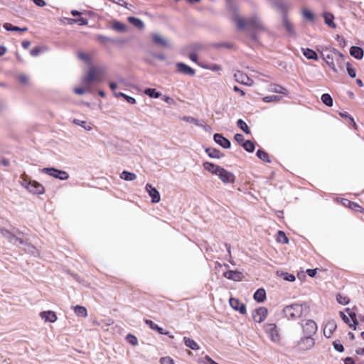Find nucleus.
<instances>
[{
    "label": "nucleus",
    "instance_id": "f257e3e1",
    "mask_svg": "<svg viewBox=\"0 0 364 364\" xmlns=\"http://www.w3.org/2000/svg\"><path fill=\"white\" fill-rule=\"evenodd\" d=\"M105 70L102 68H91L82 80V85L89 90L92 82H101L105 76Z\"/></svg>",
    "mask_w": 364,
    "mask_h": 364
},
{
    "label": "nucleus",
    "instance_id": "f03ea898",
    "mask_svg": "<svg viewBox=\"0 0 364 364\" xmlns=\"http://www.w3.org/2000/svg\"><path fill=\"white\" fill-rule=\"evenodd\" d=\"M309 309V308L306 303H295L285 306L283 311L288 319H296L302 315L306 314Z\"/></svg>",
    "mask_w": 364,
    "mask_h": 364
},
{
    "label": "nucleus",
    "instance_id": "7ed1b4c3",
    "mask_svg": "<svg viewBox=\"0 0 364 364\" xmlns=\"http://www.w3.org/2000/svg\"><path fill=\"white\" fill-rule=\"evenodd\" d=\"M235 22L237 28L240 29L244 28L245 26L255 29L259 31H265V27L262 21L257 16H251L247 19H242L240 17L235 18Z\"/></svg>",
    "mask_w": 364,
    "mask_h": 364
},
{
    "label": "nucleus",
    "instance_id": "20e7f679",
    "mask_svg": "<svg viewBox=\"0 0 364 364\" xmlns=\"http://www.w3.org/2000/svg\"><path fill=\"white\" fill-rule=\"evenodd\" d=\"M20 183L32 194L39 195L45 192V188L42 184L36 181L29 179L26 174L21 176Z\"/></svg>",
    "mask_w": 364,
    "mask_h": 364
},
{
    "label": "nucleus",
    "instance_id": "39448f33",
    "mask_svg": "<svg viewBox=\"0 0 364 364\" xmlns=\"http://www.w3.org/2000/svg\"><path fill=\"white\" fill-rule=\"evenodd\" d=\"M304 336H313L317 331L316 323L312 319L302 320L299 323Z\"/></svg>",
    "mask_w": 364,
    "mask_h": 364
},
{
    "label": "nucleus",
    "instance_id": "423d86ee",
    "mask_svg": "<svg viewBox=\"0 0 364 364\" xmlns=\"http://www.w3.org/2000/svg\"><path fill=\"white\" fill-rule=\"evenodd\" d=\"M41 172L61 181H65L69 178V174L68 172L55 168H43L41 170Z\"/></svg>",
    "mask_w": 364,
    "mask_h": 364
},
{
    "label": "nucleus",
    "instance_id": "0eeeda50",
    "mask_svg": "<svg viewBox=\"0 0 364 364\" xmlns=\"http://www.w3.org/2000/svg\"><path fill=\"white\" fill-rule=\"evenodd\" d=\"M315 343V339L313 336L304 335L298 341L297 347L300 351H307L314 348Z\"/></svg>",
    "mask_w": 364,
    "mask_h": 364
},
{
    "label": "nucleus",
    "instance_id": "6e6552de",
    "mask_svg": "<svg viewBox=\"0 0 364 364\" xmlns=\"http://www.w3.org/2000/svg\"><path fill=\"white\" fill-rule=\"evenodd\" d=\"M0 232H1V235L3 237H4L9 241V242H10L11 244H12L14 245L18 246V244L19 245L26 244L25 240H23L22 238H20L18 236L15 235L11 232H10L9 230H8L5 228H1L0 230Z\"/></svg>",
    "mask_w": 364,
    "mask_h": 364
},
{
    "label": "nucleus",
    "instance_id": "1a4fd4ad",
    "mask_svg": "<svg viewBox=\"0 0 364 364\" xmlns=\"http://www.w3.org/2000/svg\"><path fill=\"white\" fill-rule=\"evenodd\" d=\"M264 331L269 335V338L273 342L279 341V336L277 330V326L274 323H267L264 326Z\"/></svg>",
    "mask_w": 364,
    "mask_h": 364
},
{
    "label": "nucleus",
    "instance_id": "9d476101",
    "mask_svg": "<svg viewBox=\"0 0 364 364\" xmlns=\"http://www.w3.org/2000/svg\"><path fill=\"white\" fill-rule=\"evenodd\" d=\"M234 77L237 82L245 85L252 86L254 84V81L251 78L240 70L234 74Z\"/></svg>",
    "mask_w": 364,
    "mask_h": 364
},
{
    "label": "nucleus",
    "instance_id": "9b49d317",
    "mask_svg": "<svg viewBox=\"0 0 364 364\" xmlns=\"http://www.w3.org/2000/svg\"><path fill=\"white\" fill-rule=\"evenodd\" d=\"M268 310L265 307H259L252 312V318L255 322L262 323L267 317Z\"/></svg>",
    "mask_w": 364,
    "mask_h": 364
},
{
    "label": "nucleus",
    "instance_id": "f8f14e48",
    "mask_svg": "<svg viewBox=\"0 0 364 364\" xmlns=\"http://www.w3.org/2000/svg\"><path fill=\"white\" fill-rule=\"evenodd\" d=\"M218 176L219 178L225 183H234L235 178L234 174L232 172H230L223 168H221Z\"/></svg>",
    "mask_w": 364,
    "mask_h": 364
},
{
    "label": "nucleus",
    "instance_id": "ddd939ff",
    "mask_svg": "<svg viewBox=\"0 0 364 364\" xmlns=\"http://www.w3.org/2000/svg\"><path fill=\"white\" fill-rule=\"evenodd\" d=\"M151 38L154 43L164 48H170L171 45L168 40L164 38L158 33H152Z\"/></svg>",
    "mask_w": 364,
    "mask_h": 364
},
{
    "label": "nucleus",
    "instance_id": "4468645a",
    "mask_svg": "<svg viewBox=\"0 0 364 364\" xmlns=\"http://www.w3.org/2000/svg\"><path fill=\"white\" fill-rule=\"evenodd\" d=\"M145 189L149 196L151 197V202L153 203H157L160 201V193L154 187H153L151 184L147 183L146 185Z\"/></svg>",
    "mask_w": 364,
    "mask_h": 364
},
{
    "label": "nucleus",
    "instance_id": "2eb2a0df",
    "mask_svg": "<svg viewBox=\"0 0 364 364\" xmlns=\"http://www.w3.org/2000/svg\"><path fill=\"white\" fill-rule=\"evenodd\" d=\"M229 303L230 306L233 309L240 311V313H241L242 314H246L247 311L245 305L243 303L240 302L237 299L230 298L229 299Z\"/></svg>",
    "mask_w": 364,
    "mask_h": 364
},
{
    "label": "nucleus",
    "instance_id": "dca6fc26",
    "mask_svg": "<svg viewBox=\"0 0 364 364\" xmlns=\"http://www.w3.org/2000/svg\"><path fill=\"white\" fill-rule=\"evenodd\" d=\"M181 120L186 122L188 123L194 124L196 126L202 127L204 129H207L209 128V126L203 120H199L198 119H196L193 117L190 116H183L181 117Z\"/></svg>",
    "mask_w": 364,
    "mask_h": 364
},
{
    "label": "nucleus",
    "instance_id": "f3484780",
    "mask_svg": "<svg viewBox=\"0 0 364 364\" xmlns=\"http://www.w3.org/2000/svg\"><path fill=\"white\" fill-rule=\"evenodd\" d=\"M176 65L178 69V71L181 73L189 76H193L196 74V71L194 69H193L192 68H191L190 66L187 65L183 63H177Z\"/></svg>",
    "mask_w": 364,
    "mask_h": 364
},
{
    "label": "nucleus",
    "instance_id": "a211bd4d",
    "mask_svg": "<svg viewBox=\"0 0 364 364\" xmlns=\"http://www.w3.org/2000/svg\"><path fill=\"white\" fill-rule=\"evenodd\" d=\"M213 139L215 143L224 149H229L231 146L230 141L220 134H215L213 136Z\"/></svg>",
    "mask_w": 364,
    "mask_h": 364
},
{
    "label": "nucleus",
    "instance_id": "6ab92c4d",
    "mask_svg": "<svg viewBox=\"0 0 364 364\" xmlns=\"http://www.w3.org/2000/svg\"><path fill=\"white\" fill-rule=\"evenodd\" d=\"M39 316L45 322L53 323L57 320V316L53 311H42Z\"/></svg>",
    "mask_w": 364,
    "mask_h": 364
},
{
    "label": "nucleus",
    "instance_id": "aec40b11",
    "mask_svg": "<svg viewBox=\"0 0 364 364\" xmlns=\"http://www.w3.org/2000/svg\"><path fill=\"white\" fill-rule=\"evenodd\" d=\"M224 277L228 279L239 282L242 279L243 274L238 271L228 270L224 273Z\"/></svg>",
    "mask_w": 364,
    "mask_h": 364
},
{
    "label": "nucleus",
    "instance_id": "412c9836",
    "mask_svg": "<svg viewBox=\"0 0 364 364\" xmlns=\"http://www.w3.org/2000/svg\"><path fill=\"white\" fill-rule=\"evenodd\" d=\"M336 328L337 325L334 321H328L323 329L324 336L326 338H330Z\"/></svg>",
    "mask_w": 364,
    "mask_h": 364
},
{
    "label": "nucleus",
    "instance_id": "4be33fe9",
    "mask_svg": "<svg viewBox=\"0 0 364 364\" xmlns=\"http://www.w3.org/2000/svg\"><path fill=\"white\" fill-rule=\"evenodd\" d=\"M203 167L208 172H210L213 174H215V175H218V173L222 168L218 165H215L213 163L208 162V161L203 163Z\"/></svg>",
    "mask_w": 364,
    "mask_h": 364
},
{
    "label": "nucleus",
    "instance_id": "5701e85b",
    "mask_svg": "<svg viewBox=\"0 0 364 364\" xmlns=\"http://www.w3.org/2000/svg\"><path fill=\"white\" fill-rule=\"evenodd\" d=\"M323 17L324 18V22L326 25H328L331 28H336V25L334 23V16L329 12H324L323 14Z\"/></svg>",
    "mask_w": 364,
    "mask_h": 364
},
{
    "label": "nucleus",
    "instance_id": "b1692460",
    "mask_svg": "<svg viewBox=\"0 0 364 364\" xmlns=\"http://www.w3.org/2000/svg\"><path fill=\"white\" fill-rule=\"evenodd\" d=\"M269 91L274 93L283 94L284 95H288V90L285 87L277 84L270 85L269 87Z\"/></svg>",
    "mask_w": 364,
    "mask_h": 364
},
{
    "label": "nucleus",
    "instance_id": "393cba45",
    "mask_svg": "<svg viewBox=\"0 0 364 364\" xmlns=\"http://www.w3.org/2000/svg\"><path fill=\"white\" fill-rule=\"evenodd\" d=\"M283 26L285 28L287 32L291 35L294 36V28L293 24L288 20L287 15L283 16Z\"/></svg>",
    "mask_w": 364,
    "mask_h": 364
},
{
    "label": "nucleus",
    "instance_id": "a878e982",
    "mask_svg": "<svg viewBox=\"0 0 364 364\" xmlns=\"http://www.w3.org/2000/svg\"><path fill=\"white\" fill-rule=\"evenodd\" d=\"M350 54L358 60H360L363 57V50L358 46H352L350 48Z\"/></svg>",
    "mask_w": 364,
    "mask_h": 364
},
{
    "label": "nucleus",
    "instance_id": "bb28decb",
    "mask_svg": "<svg viewBox=\"0 0 364 364\" xmlns=\"http://www.w3.org/2000/svg\"><path fill=\"white\" fill-rule=\"evenodd\" d=\"M198 65L205 70H209L214 72L220 71L222 70V67L220 65L215 63H198Z\"/></svg>",
    "mask_w": 364,
    "mask_h": 364
},
{
    "label": "nucleus",
    "instance_id": "cd10ccee",
    "mask_svg": "<svg viewBox=\"0 0 364 364\" xmlns=\"http://www.w3.org/2000/svg\"><path fill=\"white\" fill-rule=\"evenodd\" d=\"M253 298L257 302H263L266 299V291L264 289H258L254 294Z\"/></svg>",
    "mask_w": 364,
    "mask_h": 364
},
{
    "label": "nucleus",
    "instance_id": "c85d7f7f",
    "mask_svg": "<svg viewBox=\"0 0 364 364\" xmlns=\"http://www.w3.org/2000/svg\"><path fill=\"white\" fill-rule=\"evenodd\" d=\"M127 20L132 25L139 29H143L144 28V23L140 18L129 16L127 18Z\"/></svg>",
    "mask_w": 364,
    "mask_h": 364
},
{
    "label": "nucleus",
    "instance_id": "c756f323",
    "mask_svg": "<svg viewBox=\"0 0 364 364\" xmlns=\"http://www.w3.org/2000/svg\"><path fill=\"white\" fill-rule=\"evenodd\" d=\"M112 28L117 32L124 33L127 31V26L118 21H114L112 24Z\"/></svg>",
    "mask_w": 364,
    "mask_h": 364
},
{
    "label": "nucleus",
    "instance_id": "7c9ffc66",
    "mask_svg": "<svg viewBox=\"0 0 364 364\" xmlns=\"http://www.w3.org/2000/svg\"><path fill=\"white\" fill-rule=\"evenodd\" d=\"M145 323L149 325V326L153 329V330H155L159 334H161V335H168V332H166L164 331V329L161 328V327H159L157 324H156L155 323H154L151 320H148L146 319L145 321Z\"/></svg>",
    "mask_w": 364,
    "mask_h": 364
},
{
    "label": "nucleus",
    "instance_id": "2f4dec72",
    "mask_svg": "<svg viewBox=\"0 0 364 364\" xmlns=\"http://www.w3.org/2000/svg\"><path fill=\"white\" fill-rule=\"evenodd\" d=\"M183 341L185 346L193 350H197L200 348L198 344L195 341L190 338L184 337Z\"/></svg>",
    "mask_w": 364,
    "mask_h": 364
},
{
    "label": "nucleus",
    "instance_id": "473e14b6",
    "mask_svg": "<svg viewBox=\"0 0 364 364\" xmlns=\"http://www.w3.org/2000/svg\"><path fill=\"white\" fill-rule=\"evenodd\" d=\"M205 152L210 158L220 159L223 156V154H221L220 151L217 149L207 148L205 149Z\"/></svg>",
    "mask_w": 364,
    "mask_h": 364
},
{
    "label": "nucleus",
    "instance_id": "72a5a7b5",
    "mask_svg": "<svg viewBox=\"0 0 364 364\" xmlns=\"http://www.w3.org/2000/svg\"><path fill=\"white\" fill-rule=\"evenodd\" d=\"M303 55L308 59L318 60L317 53L310 48H302Z\"/></svg>",
    "mask_w": 364,
    "mask_h": 364
},
{
    "label": "nucleus",
    "instance_id": "f704fd0d",
    "mask_svg": "<svg viewBox=\"0 0 364 364\" xmlns=\"http://www.w3.org/2000/svg\"><path fill=\"white\" fill-rule=\"evenodd\" d=\"M3 27L6 31H21V32H24V31H26L28 30L27 27L20 28V27H18V26H13L10 23H5L4 24V26H3Z\"/></svg>",
    "mask_w": 364,
    "mask_h": 364
},
{
    "label": "nucleus",
    "instance_id": "c9c22d12",
    "mask_svg": "<svg viewBox=\"0 0 364 364\" xmlns=\"http://www.w3.org/2000/svg\"><path fill=\"white\" fill-rule=\"evenodd\" d=\"M95 40L101 43V44H103V45H105L108 43H114L115 41L112 38H109V37H107V36H103V35H101V34H98L95 36Z\"/></svg>",
    "mask_w": 364,
    "mask_h": 364
},
{
    "label": "nucleus",
    "instance_id": "e433bc0d",
    "mask_svg": "<svg viewBox=\"0 0 364 364\" xmlns=\"http://www.w3.org/2000/svg\"><path fill=\"white\" fill-rule=\"evenodd\" d=\"M75 314L77 316L85 318L87 316V311L85 307L77 305L74 307Z\"/></svg>",
    "mask_w": 364,
    "mask_h": 364
},
{
    "label": "nucleus",
    "instance_id": "4c0bfd02",
    "mask_svg": "<svg viewBox=\"0 0 364 364\" xmlns=\"http://www.w3.org/2000/svg\"><path fill=\"white\" fill-rule=\"evenodd\" d=\"M257 156L262 161L271 163L269 154L264 150L258 149L256 154Z\"/></svg>",
    "mask_w": 364,
    "mask_h": 364
},
{
    "label": "nucleus",
    "instance_id": "58836bf2",
    "mask_svg": "<svg viewBox=\"0 0 364 364\" xmlns=\"http://www.w3.org/2000/svg\"><path fill=\"white\" fill-rule=\"evenodd\" d=\"M121 178L127 181H132L136 178V175L127 171H123L121 173Z\"/></svg>",
    "mask_w": 364,
    "mask_h": 364
},
{
    "label": "nucleus",
    "instance_id": "ea45409f",
    "mask_svg": "<svg viewBox=\"0 0 364 364\" xmlns=\"http://www.w3.org/2000/svg\"><path fill=\"white\" fill-rule=\"evenodd\" d=\"M73 122L76 125L80 126L87 131H90L92 129L91 124H88L86 121L74 119Z\"/></svg>",
    "mask_w": 364,
    "mask_h": 364
},
{
    "label": "nucleus",
    "instance_id": "a19ab883",
    "mask_svg": "<svg viewBox=\"0 0 364 364\" xmlns=\"http://www.w3.org/2000/svg\"><path fill=\"white\" fill-rule=\"evenodd\" d=\"M321 100L323 104H325L328 107L333 106V99L331 96L328 94L325 93L321 95Z\"/></svg>",
    "mask_w": 364,
    "mask_h": 364
},
{
    "label": "nucleus",
    "instance_id": "79ce46f5",
    "mask_svg": "<svg viewBox=\"0 0 364 364\" xmlns=\"http://www.w3.org/2000/svg\"><path fill=\"white\" fill-rule=\"evenodd\" d=\"M144 93L148 95L149 97L152 98H159L161 96V93L157 92L155 89L153 88H147L144 90Z\"/></svg>",
    "mask_w": 364,
    "mask_h": 364
},
{
    "label": "nucleus",
    "instance_id": "37998d69",
    "mask_svg": "<svg viewBox=\"0 0 364 364\" xmlns=\"http://www.w3.org/2000/svg\"><path fill=\"white\" fill-rule=\"evenodd\" d=\"M242 146L245 151L250 153L253 152L255 148L254 143L250 140H246L245 142L242 144Z\"/></svg>",
    "mask_w": 364,
    "mask_h": 364
},
{
    "label": "nucleus",
    "instance_id": "c03bdc74",
    "mask_svg": "<svg viewBox=\"0 0 364 364\" xmlns=\"http://www.w3.org/2000/svg\"><path fill=\"white\" fill-rule=\"evenodd\" d=\"M237 125L245 133L250 134V130L247 126V124L242 120L238 119L237 122Z\"/></svg>",
    "mask_w": 364,
    "mask_h": 364
},
{
    "label": "nucleus",
    "instance_id": "a18cd8bd",
    "mask_svg": "<svg viewBox=\"0 0 364 364\" xmlns=\"http://www.w3.org/2000/svg\"><path fill=\"white\" fill-rule=\"evenodd\" d=\"M274 6L276 9L284 13V15H286L285 13L287 10V5L283 1H277L274 3Z\"/></svg>",
    "mask_w": 364,
    "mask_h": 364
},
{
    "label": "nucleus",
    "instance_id": "49530a36",
    "mask_svg": "<svg viewBox=\"0 0 364 364\" xmlns=\"http://www.w3.org/2000/svg\"><path fill=\"white\" fill-rule=\"evenodd\" d=\"M23 245V249L26 252L30 253L32 255H35L37 252L36 247L34 246L31 245V244H28L26 242V244H24Z\"/></svg>",
    "mask_w": 364,
    "mask_h": 364
},
{
    "label": "nucleus",
    "instance_id": "de8ad7c7",
    "mask_svg": "<svg viewBox=\"0 0 364 364\" xmlns=\"http://www.w3.org/2000/svg\"><path fill=\"white\" fill-rule=\"evenodd\" d=\"M281 96L278 95H269L263 97V101L264 102H278L282 100Z\"/></svg>",
    "mask_w": 364,
    "mask_h": 364
},
{
    "label": "nucleus",
    "instance_id": "09e8293b",
    "mask_svg": "<svg viewBox=\"0 0 364 364\" xmlns=\"http://www.w3.org/2000/svg\"><path fill=\"white\" fill-rule=\"evenodd\" d=\"M277 240L283 244H287L289 242L288 237L285 233L281 230L278 232Z\"/></svg>",
    "mask_w": 364,
    "mask_h": 364
},
{
    "label": "nucleus",
    "instance_id": "8fccbe9b",
    "mask_svg": "<svg viewBox=\"0 0 364 364\" xmlns=\"http://www.w3.org/2000/svg\"><path fill=\"white\" fill-rule=\"evenodd\" d=\"M339 114L341 117L348 119L349 123L352 124L355 128L356 127V123L355 122L353 118L348 112H341Z\"/></svg>",
    "mask_w": 364,
    "mask_h": 364
},
{
    "label": "nucleus",
    "instance_id": "3c124183",
    "mask_svg": "<svg viewBox=\"0 0 364 364\" xmlns=\"http://www.w3.org/2000/svg\"><path fill=\"white\" fill-rule=\"evenodd\" d=\"M336 300L339 304L343 305H346L349 303V299L347 296H343L340 294H337Z\"/></svg>",
    "mask_w": 364,
    "mask_h": 364
},
{
    "label": "nucleus",
    "instance_id": "603ef678",
    "mask_svg": "<svg viewBox=\"0 0 364 364\" xmlns=\"http://www.w3.org/2000/svg\"><path fill=\"white\" fill-rule=\"evenodd\" d=\"M303 16L308 19L310 21H313L314 20V15L310 11L307 9H304L302 11Z\"/></svg>",
    "mask_w": 364,
    "mask_h": 364
},
{
    "label": "nucleus",
    "instance_id": "864d4df0",
    "mask_svg": "<svg viewBox=\"0 0 364 364\" xmlns=\"http://www.w3.org/2000/svg\"><path fill=\"white\" fill-rule=\"evenodd\" d=\"M126 338L127 342L133 346H136L138 344V340L136 337L132 334H128Z\"/></svg>",
    "mask_w": 364,
    "mask_h": 364
},
{
    "label": "nucleus",
    "instance_id": "5fc2aeb1",
    "mask_svg": "<svg viewBox=\"0 0 364 364\" xmlns=\"http://www.w3.org/2000/svg\"><path fill=\"white\" fill-rule=\"evenodd\" d=\"M349 317L351 318L353 321L352 327L353 330H356V326L358 325V322L356 318V314L355 312H350L349 313Z\"/></svg>",
    "mask_w": 364,
    "mask_h": 364
},
{
    "label": "nucleus",
    "instance_id": "6e6d98bb",
    "mask_svg": "<svg viewBox=\"0 0 364 364\" xmlns=\"http://www.w3.org/2000/svg\"><path fill=\"white\" fill-rule=\"evenodd\" d=\"M347 71L350 77L354 78L356 76V71L354 68L350 66V63H346Z\"/></svg>",
    "mask_w": 364,
    "mask_h": 364
},
{
    "label": "nucleus",
    "instance_id": "4d7b16f0",
    "mask_svg": "<svg viewBox=\"0 0 364 364\" xmlns=\"http://www.w3.org/2000/svg\"><path fill=\"white\" fill-rule=\"evenodd\" d=\"M327 60H326V63L328 65V66L330 67V68L335 73H338V70L336 68V66H335V64L333 61V58L330 57L329 55H327Z\"/></svg>",
    "mask_w": 364,
    "mask_h": 364
},
{
    "label": "nucleus",
    "instance_id": "13d9d810",
    "mask_svg": "<svg viewBox=\"0 0 364 364\" xmlns=\"http://www.w3.org/2000/svg\"><path fill=\"white\" fill-rule=\"evenodd\" d=\"M234 139L241 146H242V144L245 142L244 136L242 134H236L234 136Z\"/></svg>",
    "mask_w": 364,
    "mask_h": 364
},
{
    "label": "nucleus",
    "instance_id": "bf43d9fd",
    "mask_svg": "<svg viewBox=\"0 0 364 364\" xmlns=\"http://www.w3.org/2000/svg\"><path fill=\"white\" fill-rule=\"evenodd\" d=\"M161 364H174L173 360L170 357H163L160 359Z\"/></svg>",
    "mask_w": 364,
    "mask_h": 364
},
{
    "label": "nucleus",
    "instance_id": "052dcab7",
    "mask_svg": "<svg viewBox=\"0 0 364 364\" xmlns=\"http://www.w3.org/2000/svg\"><path fill=\"white\" fill-rule=\"evenodd\" d=\"M333 344V347L336 350H337L340 353L343 352L344 348H343V346L341 343H339L338 341H334Z\"/></svg>",
    "mask_w": 364,
    "mask_h": 364
},
{
    "label": "nucleus",
    "instance_id": "680f3d73",
    "mask_svg": "<svg viewBox=\"0 0 364 364\" xmlns=\"http://www.w3.org/2000/svg\"><path fill=\"white\" fill-rule=\"evenodd\" d=\"M283 279L289 282H294L295 281V276L292 274L286 272L283 274Z\"/></svg>",
    "mask_w": 364,
    "mask_h": 364
},
{
    "label": "nucleus",
    "instance_id": "e2e57ef3",
    "mask_svg": "<svg viewBox=\"0 0 364 364\" xmlns=\"http://www.w3.org/2000/svg\"><path fill=\"white\" fill-rule=\"evenodd\" d=\"M41 52V49L40 47L38 46H36V47H34L30 52V54L31 55H32L33 57H36L38 56Z\"/></svg>",
    "mask_w": 364,
    "mask_h": 364
},
{
    "label": "nucleus",
    "instance_id": "0e129e2a",
    "mask_svg": "<svg viewBox=\"0 0 364 364\" xmlns=\"http://www.w3.org/2000/svg\"><path fill=\"white\" fill-rule=\"evenodd\" d=\"M74 21L80 26H84L88 23V20L85 18H79L77 19L74 20Z\"/></svg>",
    "mask_w": 364,
    "mask_h": 364
},
{
    "label": "nucleus",
    "instance_id": "69168bd1",
    "mask_svg": "<svg viewBox=\"0 0 364 364\" xmlns=\"http://www.w3.org/2000/svg\"><path fill=\"white\" fill-rule=\"evenodd\" d=\"M18 78L22 84L26 85L28 82V77L24 74L19 75Z\"/></svg>",
    "mask_w": 364,
    "mask_h": 364
},
{
    "label": "nucleus",
    "instance_id": "338daca9",
    "mask_svg": "<svg viewBox=\"0 0 364 364\" xmlns=\"http://www.w3.org/2000/svg\"><path fill=\"white\" fill-rule=\"evenodd\" d=\"M340 316H341L342 320L346 323L348 324L350 327H352V324L350 323L349 318L343 311H340Z\"/></svg>",
    "mask_w": 364,
    "mask_h": 364
},
{
    "label": "nucleus",
    "instance_id": "774afa93",
    "mask_svg": "<svg viewBox=\"0 0 364 364\" xmlns=\"http://www.w3.org/2000/svg\"><path fill=\"white\" fill-rule=\"evenodd\" d=\"M336 39H337L338 42L339 43L340 46H341L343 48L346 46V41L343 36L338 35Z\"/></svg>",
    "mask_w": 364,
    "mask_h": 364
}]
</instances>
